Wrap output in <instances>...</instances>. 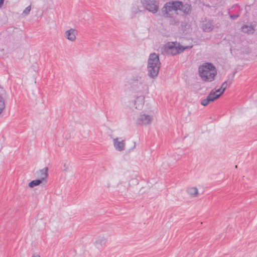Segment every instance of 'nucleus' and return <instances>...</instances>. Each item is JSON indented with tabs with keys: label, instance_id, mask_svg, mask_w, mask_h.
Wrapping results in <instances>:
<instances>
[{
	"label": "nucleus",
	"instance_id": "obj_18",
	"mask_svg": "<svg viewBox=\"0 0 257 257\" xmlns=\"http://www.w3.org/2000/svg\"><path fill=\"white\" fill-rule=\"evenodd\" d=\"M42 181L40 180L36 179L31 181L28 185L31 188H33L35 186H38L42 183Z\"/></svg>",
	"mask_w": 257,
	"mask_h": 257
},
{
	"label": "nucleus",
	"instance_id": "obj_15",
	"mask_svg": "<svg viewBox=\"0 0 257 257\" xmlns=\"http://www.w3.org/2000/svg\"><path fill=\"white\" fill-rule=\"evenodd\" d=\"M241 31L245 33L252 34L254 32V30L251 25H245L242 26Z\"/></svg>",
	"mask_w": 257,
	"mask_h": 257
},
{
	"label": "nucleus",
	"instance_id": "obj_14",
	"mask_svg": "<svg viewBox=\"0 0 257 257\" xmlns=\"http://www.w3.org/2000/svg\"><path fill=\"white\" fill-rule=\"evenodd\" d=\"M107 242V239L104 236H99L95 242V244L97 248L104 245Z\"/></svg>",
	"mask_w": 257,
	"mask_h": 257
},
{
	"label": "nucleus",
	"instance_id": "obj_21",
	"mask_svg": "<svg viewBox=\"0 0 257 257\" xmlns=\"http://www.w3.org/2000/svg\"><path fill=\"white\" fill-rule=\"evenodd\" d=\"M238 17H239L238 15H232L230 16V17L232 20H235V19H237Z\"/></svg>",
	"mask_w": 257,
	"mask_h": 257
},
{
	"label": "nucleus",
	"instance_id": "obj_19",
	"mask_svg": "<svg viewBox=\"0 0 257 257\" xmlns=\"http://www.w3.org/2000/svg\"><path fill=\"white\" fill-rule=\"evenodd\" d=\"M5 107V101L3 97L0 95V114Z\"/></svg>",
	"mask_w": 257,
	"mask_h": 257
},
{
	"label": "nucleus",
	"instance_id": "obj_22",
	"mask_svg": "<svg viewBox=\"0 0 257 257\" xmlns=\"http://www.w3.org/2000/svg\"><path fill=\"white\" fill-rule=\"evenodd\" d=\"M4 3V0H0V8H1Z\"/></svg>",
	"mask_w": 257,
	"mask_h": 257
},
{
	"label": "nucleus",
	"instance_id": "obj_10",
	"mask_svg": "<svg viewBox=\"0 0 257 257\" xmlns=\"http://www.w3.org/2000/svg\"><path fill=\"white\" fill-rule=\"evenodd\" d=\"M64 37L71 42H74L76 39L77 31L75 29H70L66 31L64 33Z\"/></svg>",
	"mask_w": 257,
	"mask_h": 257
},
{
	"label": "nucleus",
	"instance_id": "obj_13",
	"mask_svg": "<svg viewBox=\"0 0 257 257\" xmlns=\"http://www.w3.org/2000/svg\"><path fill=\"white\" fill-rule=\"evenodd\" d=\"M144 99L145 98L143 96H140L136 98L134 104L137 109H141L143 108L145 102Z\"/></svg>",
	"mask_w": 257,
	"mask_h": 257
},
{
	"label": "nucleus",
	"instance_id": "obj_3",
	"mask_svg": "<svg viewBox=\"0 0 257 257\" xmlns=\"http://www.w3.org/2000/svg\"><path fill=\"white\" fill-rule=\"evenodd\" d=\"M179 6H181V3L178 1L167 3L162 9V15L165 18H173L177 15Z\"/></svg>",
	"mask_w": 257,
	"mask_h": 257
},
{
	"label": "nucleus",
	"instance_id": "obj_5",
	"mask_svg": "<svg viewBox=\"0 0 257 257\" xmlns=\"http://www.w3.org/2000/svg\"><path fill=\"white\" fill-rule=\"evenodd\" d=\"M141 3L145 9L153 14L159 10V2L157 0H141Z\"/></svg>",
	"mask_w": 257,
	"mask_h": 257
},
{
	"label": "nucleus",
	"instance_id": "obj_2",
	"mask_svg": "<svg viewBox=\"0 0 257 257\" xmlns=\"http://www.w3.org/2000/svg\"><path fill=\"white\" fill-rule=\"evenodd\" d=\"M161 67V62L159 60V55L155 53L150 55L148 60V74L152 78H155L158 76Z\"/></svg>",
	"mask_w": 257,
	"mask_h": 257
},
{
	"label": "nucleus",
	"instance_id": "obj_12",
	"mask_svg": "<svg viewBox=\"0 0 257 257\" xmlns=\"http://www.w3.org/2000/svg\"><path fill=\"white\" fill-rule=\"evenodd\" d=\"M201 28L204 32H210L214 29V25L212 22L205 21L203 22Z\"/></svg>",
	"mask_w": 257,
	"mask_h": 257
},
{
	"label": "nucleus",
	"instance_id": "obj_16",
	"mask_svg": "<svg viewBox=\"0 0 257 257\" xmlns=\"http://www.w3.org/2000/svg\"><path fill=\"white\" fill-rule=\"evenodd\" d=\"M227 81L224 82L222 84L220 88L215 91V93L217 94V95H219V97L223 93L224 91L226 89L227 85Z\"/></svg>",
	"mask_w": 257,
	"mask_h": 257
},
{
	"label": "nucleus",
	"instance_id": "obj_11",
	"mask_svg": "<svg viewBox=\"0 0 257 257\" xmlns=\"http://www.w3.org/2000/svg\"><path fill=\"white\" fill-rule=\"evenodd\" d=\"M180 3H181V6H179L178 10L181 11L186 15L190 14L191 11V6L187 3L184 4L181 1H180Z\"/></svg>",
	"mask_w": 257,
	"mask_h": 257
},
{
	"label": "nucleus",
	"instance_id": "obj_17",
	"mask_svg": "<svg viewBox=\"0 0 257 257\" xmlns=\"http://www.w3.org/2000/svg\"><path fill=\"white\" fill-rule=\"evenodd\" d=\"M187 193L192 197H196L198 194V189L196 187H190L187 190Z\"/></svg>",
	"mask_w": 257,
	"mask_h": 257
},
{
	"label": "nucleus",
	"instance_id": "obj_7",
	"mask_svg": "<svg viewBox=\"0 0 257 257\" xmlns=\"http://www.w3.org/2000/svg\"><path fill=\"white\" fill-rule=\"evenodd\" d=\"M219 97V95H217L214 90H211L206 98L203 99L201 101V105L207 106L209 103L214 101L215 99Z\"/></svg>",
	"mask_w": 257,
	"mask_h": 257
},
{
	"label": "nucleus",
	"instance_id": "obj_6",
	"mask_svg": "<svg viewBox=\"0 0 257 257\" xmlns=\"http://www.w3.org/2000/svg\"><path fill=\"white\" fill-rule=\"evenodd\" d=\"M153 120V117L152 115L143 114L140 115L137 118V124L140 125H147L151 124Z\"/></svg>",
	"mask_w": 257,
	"mask_h": 257
},
{
	"label": "nucleus",
	"instance_id": "obj_4",
	"mask_svg": "<svg viewBox=\"0 0 257 257\" xmlns=\"http://www.w3.org/2000/svg\"><path fill=\"white\" fill-rule=\"evenodd\" d=\"M164 47L167 55L174 56L182 53L185 50L191 49L193 45L183 46L179 43L175 42H168Z\"/></svg>",
	"mask_w": 257,
	"mask_h": 257
},
{
	"label": "nucleus",
	"instance_id": "obj_1",
	"mask_svg": "<svg viewBox=\"0 0 257 257\" xmlns=\"http://www.w3.org/2000/svg\"><path fill=\"white\" fill-rule=\"evenodd\" d=\"M199 74L203 80L207 82H211L214 80L217 74L215 67L210 63H205L199 66Z\"/></svg>",
	"mask_w": 257,
	"mask_h": 257
},
{
	"label": "nucleus",
	"instance_id": "obj_9",
	"mask_svg": "<svg viewBox=\"0 0 257 257\" xmlns=\"http://www.w3.org/2000/svg\"><path fill=\"white\" fill-rule=\"evenodd\" d=\"M113 145L116 150L122 151L125 149V140L121 138H116L113 140Z\"/></svg>",
	"mask_w": 257,
	"mask_h": 257
},
{
	"label": "nucleus",
	"instance_id": "obj_20",
	"mask_svg": "<svg viewBox=\"0 0 257 257\" xmlns=\"http://www.w3.org/2000/svg\"><path fill=\"white\" fill-rule=\"evenodd\" d=\"M31 10V6L27 7L23 11V15L25 16H27L30 12Z\"/></svg>",
	"mask_w": 257,
	"mask_h": 257
},
{
	"label": "nucleus",
	"instance_id": "obj_8",
	"mask_svg": "<svg viewBox=\"0 0 257 257\" xmlns=\"http://www.w3.org/2000/svg\"><path fill=\"white\" fill-rule=\"evenodd\" d=\"M37 177L42 182L46 183L48 177V168L45 167L36 172Z\"/></svg>",
	"mask_w": 257,
	"mask_h": 257
},
{
	"label": "nucleus",
	"instance_id": "obj_23",
	"mask_svg": "<svg viewBox=\"0 0 257 257\" xmlns=\"http://www.w3.org/2000/svg\"><path fill=\"white\" fill-rule=\"evenodd\" d=\"M32 257H40L39 255H33Z\"/></svg>",
	"mask_w": 257,
	"mask_h": 257
}]
</instances>
